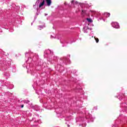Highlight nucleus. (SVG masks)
Here are the masks:
<instances>
[{
    "label": "nucleus",
    "instance_id": "1",
    "mask_svg": "<svg viewBox=\"0 0 127 127\" xmlns=\"http://www.w3.org/2000/svg\"><path fill=\"white\" fill-rule=\"evenodd\" d=\"M112 26L114 28H120V25L117 22H113L111 23Z\"/></svg>",
    "mask_w": 127,
    "mask_h": 127
},
{
    "label": "nucleus",
    "instance_id": "2",
    "mask_svg": "<svg viewBox=\"0 0 127 127\" xmlns=\"http://www.w3.org/2000/svg\"><path fill=\"white\" fill-rule=\"evenodd\" d=\"M46 1L47 3V6H50V5H51V0H46Z\"/></svg>",
    "mask_w": 127,
    "mask_h": 127
},
{
    "label": "nucleus",
    "instance_id": "3",
    "mask_svg": "<svg viewBox=\"0 0 127 127\" xmlns=\"http://www.w3.org/2000/svg\"><path fill=\"white\" fill-rule=\"evenodd\" d=\"M44 4H45V0H43L42 2L40 3L39 7H42V6H43Z\"/></svg>",
    "mask_w": 127,
    "mask_h": 127
},
{
    "label": "nucleus",
    "instance_id": "4",
    "mask_svg": "<svg viewBox=\"0 0 127 127\" xmlns=\"http://www.w3.org/2000/svg\"><path fill=\"white\" fill-rule=\"evenodd\" d=\"M96 43H99V38H96V37H94Z\"/></svg>",
    "mask_w": 127,
    "mask_h": 127
},
{
    "label": "nucleus",
    "instance_id": "5",
    "mask_svg": "<svg viewBox=\"0 0 127 127\" xmlns=\"http://www.w3.org/2000/svg\"><path fill=\"white\" fill-rule=\"evenodd\" d=\"M87 20L88 21V22H92V19L91 18H87Z\"/></svg>",
    "mask_w": 127,
    "mask_h": 127
},
{
    "label": "nucleus",
    "instance_id": "6",
    "mask_svg": "<svg viewBox=\"0 0 127 127\" xmlns=\"http://www.w3.org/2000/svg\"><path fill=\"white\" fill-rule=\"evenodd\" d=\"M82 12L83 13H85V12H86V10H82Z\"/></svg>",
    "mask_w": 127,
    "mask_h": 127
},
{
    "label": "nucleus",
    "instance_id": "7",
    "mask_svg": "<svg viewBox=\"0 0 127 127\" xmlns=\"http://www.w3.org/2000/svg\"><path fill=\"white\" fill-rule=\"evenodd\" d=\"M23 107H24V105H22L21 106V108H23Z\"/></svg>",
    "mask_w": 127,
    "mask_h": 127
},
{
    "label": "nucleus",
    "instance_id": "8",
    "mask_svg": "<svg viewBox=\"0 0 127 127\" xmlns=\"http://www.w3.org/2000/svg\"><path fill=\"white\" fill-rule=\"evenodd\" d=\"M107 14L108 15V16H110V13H107Z\"/></svg>",
    "mask_w": 127,
    "mask_h": 127
},
{
    "label": "nucleus",
    "instance_id": "9",
    "mask_svg": "<svg viewBox=\"0 0 127 127\" xmlns=\"http://www.w3.org/2000/svg\"><path fill=\"white\" fill-rule=\"evenodd\" d=\"M74 2V0L71 1V3H73Z\"/></svg>",
    "mask_w": 127,
    "mask_h": 127
},
{
    "label": "nucleus",
    "instance_id": "10",
    "mask_svg": "<svg viewBox=\"0 0 127 127\" xmlns=\"http://www.w3.org/2000/svg\"><path fill=\"white\" fill-rule=\"evenodd\" d=\"M28 103H29V101H28L26 102L27 104Z\"/></svg>",
    "mask_w": 127,
    "mask_h": 127
},
{
    "label": "nucleus",
    "instance_id": "11",
    "mask_svg": "<svg viewBox=\"0 0 127 127\" xmlns=\"http://www.w3.org/2000/svg\"><path fill=\"white\" fill-rule=\"evenodd\" d=\"M92 38L94 37L93 36L92 37Z\"/></svg>",
    "mask_w": 127,
    "mask_h": 127
}]
</instances>
